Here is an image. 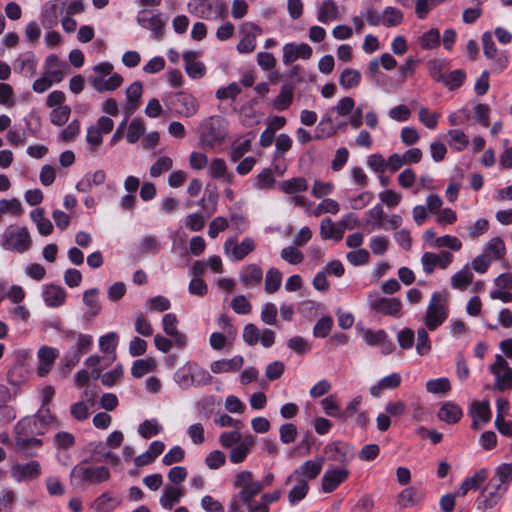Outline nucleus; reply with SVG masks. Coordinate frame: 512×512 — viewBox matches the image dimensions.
<instances>
[{
  "label": "nucleus",
  "instance_id": "obj_24",
  "mask_svg": "<svg viewBox=\"0 0 512 512\" xmlns=\"http://www.w3.org/2000/svg\"><path fill=\"white\" fill-rule=\"evenodd\" d=\"M487 477L488 471L486 469L478 470L471 477H467L462 481L458 494L465 496L470 490H478Z\"/></svg>",
  "mask_w": 512,
  "mask_h": 512
},
{
  "label": "nucleus",
  "instance_id": "obj_55",
  "mask_svg": "<svg viewBox=\"0 0 512 512\" xmlns=\"http://www.w3.org/2000/svg\"><path fill=\"white\" fill-rule=\"evenodd\" d=\"M431 351V342L429 339L428 332L424 328H420L417 331V343L416 352L420 356L429 354Z\"/></svg>",
  "mask_w": 512,
  "mask_h": 512
},
{
  "label": "nucleus",
  "instance_id": "obj_63",
  "mask_svg": "<svg viewBox=\"0 0 512 512\" xmlns=\"http://www.w3.org/2000/svg\"><path fill=\"white\" fill-rule=\"evenodd\" d=\"M226 462L225 454L220 450L210 452L205 458V464L208 468L216 470L222 467Z\"/></svg>",
  "mask_w": 512,
  "mask_h": 512
},
{
  "label": "nucleus",
  "instance_id": "obj_62",
  "mask_svg": "<svg viewBox=\"0 0 512 512\" xmlns=\"http://www.w3.org/2000/svg\"><path fill=\"white\" fill-rule=\"evenodd\" d=\"M260 333L261 331L255 324H246L243 329V340L250 346L256 345L259 342Z\"/></svg>",
  "mask_w": 512,
  "mask_h": 512
},
{
  "label": "nucleus",
  "instance_id": "obj_61",
  "mask_svg": "<svg viewBox=\"0 0 512 512\" xmlns=\"http://www.w3.org/2000/svg\"><path fill=\"white\" fill-rule=\"evenodd\" d=\"M347 260L353 266L367 264L370 260V254L366 249H357L347 253Z\"/></svg>",
  "mask_w": 512,
  "mask_h": 512
},
{
  "label": "nucleus",
  "instance_id": "obj_58",
  "mask_svg": "<svg viewBox=\"0 0 512 512\" xmlns=\"http://www.w3.org/2000/svg\"><path fill=\"white\" fill-rule=\"evenodd\" d=\"M119 503V501H114L109 493H103L95 500V506L99 512H110Z\"/></svg>",
  "mask_w": 512,
  "mask_h": 512
},
{
  "label": "nucleus",
  "instance_id": "obj_11",
  "mask_svg": "<svg viewBox=\"0 0 512 512\" xmlns=\"http://www.w3.org/2000/svg\"><path fill=\"white\" fill-rule=\"evenodd\" d=\"M255 242L252 238H245L240 244L237 243V238H228L224 243V250L226 254L231 251V260L240 261L244 259L249 253L254 251Z\"/></svg>",
  "mask_w": 512,
  "mask_h": 512
},
{
  "label": "nucleus",
  "instance_id": "obj_44",
  "mask_svg": "<svg viewBox=\"0 0 512 512\" xmlns=\"http://www.w3.org/2000/svg\"><path fill=\"white\" fill-rule=\"evenodd\" d=\"M426 390L432 394H446L451 390V384L446 377L432 379L426 382Z\"/></svg>",
  "mask_w": 512,
  "mask_h": 512
},
{
  "label": "nucleus",
  "instance_id": "obj_57",
  "mask_svg": "<svg viewBox=\"0 0 512 512\" xmlns=\"http://www.w3.org/2000/svg\"><path fill=\"white\" fill-rule=\"evenodd\" d=\"M53 442L56 448L68 450L74 446L75 437L69 432L61 431L55 434Z\"/></svg>",
  "mask_w": 512,
  "mask_h": 512
},
{
  "label": "nucleus",
  "instance_id": "obj_14",
  "mask_svg": "<svg viewBox=\"0 0 512 512\" xmlns=\"http://www.w3.org/2000/svg\"><path fill=\"white\" fill-rule=\"evenodd\" d=\"M76 473L82 481L101 483L110 478V471L105 466L91 467L78 465L72 469V474Z\"/></svg>",
  "mask_w": 512,
  "mask_h": 512
},
{
  "label": "nucleus",
  "instance_id": "obj_43",
  "mask_svg": "<svg viewBox=\"0 0 512 512\" xmlns=\"http://www.w3.org/2000/svg\"><path fill=\"white\" fill-rule=\"evenodd\" d=\"M491 480L500 484L501 486L507 487L512 481V463H503L496 468L495 475Z\"/></svg>",
  "mask_w": 512,
  "mask_h": 512
},
{
  "label": "nucleus",
  "instance_id": "obj_22",
  "mask_svg": "<svg viewBox=\"0 0 512 512\" xmlns=\"http://www.w3.org/2000/svg\"><path fill=\"white\" fill-rule=\"evenodd\" d=\"M244 363L242 356L237 355L231 359H221L211 363L210 369L215 374L239 371Z\"/></svg>",
  "mask_w": 512,
  "mask_h": 512
},
{
  "label": "nucleus",
  "instance_id": "obj_50",
  "mask_svg": "<svg viewBox=\"0 0 512 512\" xmlns=\"http://www.w3.org/2000/svg\"><path fill=\"white\" fill-rule=\"evenodd\" d=\"M245 436L238 430L223 432L219 436V443L223 448L229 449L243 441Z\"/></svg>",
  "mask_w": 512,
  "mask_h": 512
},
{
  "label": "nucleus",
  "instance_id": "obj_42",
  "mask_svg": "<svg viewBox=\"0 0 512 512\" xmlns=\"http://www.w3.org/2000/svg\"><path fill=\"white\" fill-rule=\"evenodd\" d=\"M403 20L404 15L399 9L388 6L383 10V25L385 27L398 26Z\"/></svg>",
  "mask_w": 512,
  "mask_h": 512
},
{
  "label": "nucleus",
  "instance_id": "obj_17",
  "mask_svg": "<svg viewBox=\"0 0 512 512\" xmlns=\"http://www.w3.org/2000/svg\"><path fill=\"white\" fill-rule=\"evenodd\" d=\"M171 103L176 113L184 117H191L198 111L195 97L184 92L177 93Z\"/></svg>",
  "mask_w": 512,
  "mask_h": 512
},
{
  "label": "nucleus",
  "instance_id": "obj_56",
  "mask_svg": "<svg viewBox=\"0 0 512 512\" xmlns=\"http://www.w3.org/2000/svg\"><path fill=\"white\" fill-rule=\"evenodd\" d=\"M71 108L67 105L54 108L50 114L51 123L55 126L64 125L70 116Z\"/></svg>",
  "mask_w": 512,
  "mask_h": 512
},
{
  "label": "nucleus",
  "instance_id": "obj_34",
  "mask_svg": "<svg viewBox=\"0 0 512 512\" xmlns=\"http://www.w3.org/2000/svg\"><path fill=\"white\" fill-rule=\"evenodd\" d=\"M182 490L173 486H166L162 496L160 497V504L164 509L170 510L173 506L180 502Z\"/></svg>",
  "mask_w": 512,
  "mask_h": 512
},
{
  "label": "nucleus",
  "instance_id": "obj_32",
  "mask_svg": "<svg viewBox=\"0 0 512 512\" xmlns=\"http://www.w3.org/2000/svg\"><path fill=\"white\" fill-rule=\"evenodd\" d=\"M31 219L35 222L38 232L41 235L48 236L53 231L52 222L45 217L43 208H36L31 212Z\"/></svg>",
  "mask_w": 512,
  "mask_h": 512
},
{
  "label": "nucleus",
  "instance_id": "obj_23",
  "mask_svg": "<svg viewBox=\"0 0 512 512\" xmlns=\"http://www.w3.org/2000/svg\"><path fill=\"white\" fill-rule=\"evenodd\" d=\"M470 413L472 415V428L478 429V422L487 423L491 418V411L489 401H475L470 406Z\"/></svg>",
  "mask_w": 512,
  "mask_h": 512
},
{
  "label": "nucleus",
  "instance_id": "obj_53",
  "mask_svg": "<svg viewBox=\"0 0 512 512\" xmlns=\"http://www.w3.org/2000/svg\"><path fill=\"white\" fill-rule=\"evenodd\" d=\"M449 136V144L453 146L457 151L464 150L468 143V137L466 134L458 129H453L448 131Z\"/></svg>",
  "mask_w": 512,
  "mask_h": 512
},
{
  "label": "nucleus",
  "instance_id": "obj_25",
  "mask_svg": "<svg viewBox=\"0 0 512 512\" xmlns=\"http://www.w3.org/2000/svg\"><path fill=\"white\" fill-rule=\"evenodd\" d=\"M343 230L339 222L334 223L331 218H324L320 223V236L324 240L333 239L340 241L343 238Z\"/></svg>",
  "mask_w": 512,
  "mask_h": 512
},
{
  "label": "nucleus",
  "instance_id": "obj_7",
  "mask_svg": "<svg viewBox=\"0 0 512 512\" xmlns=\"http://www.w3.org/2000/svg\"><path fill=\"white\" fill-rule=\"evenodd\" d=\"M370 308L383 315L400 317L402 303L398 298L381 297L377 292L368 295Z\"/></svg>",
  "mask_w": 512,
  "mask_h": 512
},
{
  "label": "nucleus",
  "instance_id": "obj_16",
  "mask_svg": "<svg viewBox=\"0 0 512 512\" xmlns=\"http://www.w3.org/2000/svg\"><path fill=\"white\" fill-rule=\"evenodd\" d=\"M242 32L245 34L237 44L239 53H251L256 48L257 34H261V28L252 22H247L242 25Z\"/></svg>",
  "mask_w": 512,
  "mask_h": 512
},
{
  "label": "nucleus",
  "instance_id": "obj_9",
  "mask_svg": "<svg viewBox=\"0 0 512 512\" xmlns=\"http://www.w3.org/2000/svg\"><path fill=\"white\" fill-rule=\"evenodd\" d=\"M490 372L495 376V386L499 391L512 388V369L501 355H496L495 362L490 366Z\"/></svg>",
  "mask_w": 512,
  "mask_h": 512
},
{
  "label": "nucleus",
  "instance_id": "obj_1",
  "mask_svg": "<svg viewBox=\"0 0 512 512\" xmlns=\"http://www.w3.org/2000/svg\"><path fill=\"white\" fill-rule=\"evenodd\" d=\"M48 430L49 426L34 415L24 417L14 427L15 444L27 456H35L32 450L43 444L37 436L44 435Z\"/></svg>",
  "mask_w": 512,
  "mask_h": 512
},
{
  "label": "nucleus",
  "instance_id": "obj_13",
  "mask_svg": "<svg viewBox=\"0 0 512 512\" xmlns=\"http://www.w3.org/2000/svg\"><path fill=\"white\" fill-rule=\"evenodd\" d=\"M137 22L143 28L150 30L154 39L161 40L163 38L167 19H163L160 13L148 17L147 11H141L137 16Z\"/></svg>",
  "mask_w": 512,
  "mask_h": 512
},
{
  "label": "nucleus",
  "instance_id": "obj_40",
  "mask_svg": "<svg viewBox=\"0 0 512 512\" xmlns=\"http://www.w3.org/2000/svg\"><path fill=\"white\" fill-rule=\"evenodd\" d=\"M155 368V360L153 358H145L135 360L131 367V374L135 378H141Z\"/></svg>",
  "mask_w": 512,
  "mask_h": 512
},
{
  "label": "nucleus",
  "instance_id": "obj_26",
  "mask_svg": "<svg viewBox=\"0 0 512 512\" xmlns=\"http://www.w3.org/2000/svg\"><path fill=\"white\" fill-rule=\"evenodd\" d=\"M122 82V76L117 73L111 75L108 79H105L103 76H97L92 80L93 87L100 93L113 91L120 87Z\"/></svg>",
  "mask_w": 512,
  "mask_h": 512
},
{
  "label": "nucleus",
  "instance_id": "obj_10",
  "mask_svg": "<svg viewBox=\"0 0 512 512\" xmlns=\"http://www.w3.org/2000/svg\"><path fill=\"white\" fill-rule=\"evenodd\" d=\"M323 463V458L307 460L297 469H295L294 472L287 478V483L301 479H305L307 482L308 480L315 479L320 474Z\"/></svg>",
  "mask_w": 512,
  "mask_h": 512
},
{
  "label": "nucleus",
  "instance_id": "obj_6",
  "mask_svg": "<svg viewBox=\"0 0 512 512\" xmlns=\"http://www.w3.org/2000/svg\"><path fill=\"white\" fill-rule=\"evenodd\" d=\"M234 487L240 489L238 496L243 503H249L262 491V483L255 481L253 474L247 470L236 475Z\"/></svg>",
  "mask_w": 512,
  "mask_h": 512
},
{
  "label": "nucleus",
  "instance_id": "obj_36",
  "mask_svg": "<svg viewBox=\"0 0 512 512\" xmlns=\"http://www.w3.org/2000/svg\"><path fill=\"white\" fill-rule=\"evenodd\" d=\"M281 190L286 194L304 192L308 189V182L304 177H294L280 183Z\"/></svg>",
  "mask_w": 512,
  "mask_h": 512
},
{
  "label": "nucleus",
  "instance_id": "obj_48",
  "mask_svg": "<svg viewBox=\"0 0 512 512\" xmlns=\"http://www.w3.org/2000/svg\"><path fill=\"white\" fill-rule=\"evenodd\" d=\"M145 134V126L140 119H133L129 126L128 131L126 133L127 142L130 144L136 143L141 136Z\"/></svg>",
  "mask_w": 512,
  "mask_h": 512
},
{
  "label": "nucleus",
  "instance_id": "obj_37",
  "mask_svg": "<svg viewBox=\"0 0 512 512\" xmlns=\"http://www.w3.org/2000/svg\"><path fill=\"white\" fill-rule=\"evenodd\" d=\"M506 252L504 241L500 237L492 238L484 248V254L492 256L495 260L503 259Z\"/></svg>",
  "mask_w": 512,
  "mask_h": 512
},
{
  "label": "nucleus",
  "instance_id": "obj_31",
  "mask_svg": "<svg viewBox=\"0 0 512 512\" xmlns=\"http://www.w3.org/2000/svg\"><path fill=\"white\" fill-rule=\"evenodd\" d=\"M422 499L421 494L418 490L410 486L400 492L397 497V504L400 508H408L416 505Z\"/></svg>",
  "mask_w": 512,
  "mask_h": 512
},
{
  "label": "nucleus",
  "instance_id": "obj_15",
  "mask_svg": "<svg viewBox=\"0 0 512 512\" xmlns=\"http://www.w3.org/2000/svg\"><path fill=\"white\" fill-rule=\"evenodd\" d=\"M349 477L346 468H333L325 471L321 478V488L324 493H331L336 490Z\"/></svg>",
  "mask_w": 512,
  "mask_h": 512
},
{
  "label": "nucleus",
  "instance_id": "obj_8",
  "mask_svg": "<svg viewBox=\"0 0 512 512\" xmlns=\"http://www.w3.org/2000/svg\"><path fill=\"white\" fill-rule=\"evenodd\" d=\"M507 487L501 486L493 480H489L486 487L482 490L476 499L477 508L486 510L493 508L502 496L506 493Z\"/></svg>",
  "mask_w": 512,
  "mask_h": 512
},
{
  "label": "nucleus",
  "instance_id": "obj_29",
  "mask_svg": "<svg viewBox=\"0 0 512 512\" xmlns=\"http://www.w3.org/2000/svg\"><path fill=\"white\" fill-rule=\"evenodd\" d=\"M339 16V8L334 0H324L317 11V19L321 23L336 20Z\"/></svg>",
  "mask_w": 512,
  "mask_h": 512
},
{
  "label": "nucleus",
  "instance_id": "obj_47",
  "mask_svg": "<svg viewBox=\"0 0 512 512\" xmlns=\"http://www.w3.org/2000/svg\"><path fill=\"white\" fill-rule=\"evenodd\" d=\"M162 427L156 419L145 420L138 427V433L145 439H150L160 433Z\"/></svg>",
  "mask_w": 512,
  "mask_h": 512
},
{
  "label": "nucleus",
  "instance_id": "obj_21",
  "mask_svg": "<svg viewBox=\"0 0 512 512\" xmlns=\"http://www.w3.org/2000/svg\"><path fill=\"white\" fill-rule=\"evenodd\" d=\"M66 295V291L63 287L54 284L46 285L42 293L43 300L48 307H59L63 305Z\"/></svg>",
  "mask_w": 512,
  "mask_h": 512
},
{
  "label": "nucleus",
  "instance_id": "obj_51",
  "mask_svg": "<svg viewBox=\"0 0 512 512\" xmlns=\"http://www.w3.org/2000/svg\"><path fill=\"white\" fill-rule=\"evenodd\" d=\"M466 78V73L462 69H456L448 74H446L444 79V84L449 90L458 89Z\"/></svg>",
  "mask_w": 512,
  "mask_h": 512
},
{
  "label": "nucleus",
  "instance_id": "obj_52",
  "mask_svg": "<svg viewBox=\"0 0 512 512\" xmlns=\"http://www.w3.org/2000/svg\"><path fill=\"white\" fill-rule=\"evenodd\" d=\"M297 482L298 484L294 486L288 494V499L291 504H296L304 499L309 490L308 482L305 479L298 480Z\"/></svg>",
  "mask_w": 512,
  "mask_h": 512
},
{
  "label": "nucleus",
  "instance_id": "obj_5",
  "mask_svg": "<svg viewBox=\"0 0 512 512\" xmlns=\"http://www.w3.org/2000/svg\"><path fill=\"white\" fill-rule=\"evenodd\" d=\"M0 244L5 250L24 253L30 249L32 241L26 227L10 225L1 234Z\"/></svg>",
  "mask_w": 512,
  "mask_h": 512
},
{
  "label": "nucleus",
  "instance_id": "obj_33",
  "mask_svg": "<svg viewBox=\"0 0 512 512\" xmlns=\"http://www.w3.org/2000/svg\"><path fill=\"white\" fill-rule=\"evenodd\" d=\"M474 275L469 265H465L460 271L451 277V286L455 289L464 290L472 283Z\"/></svg>",
  "mask_w": 512,
  "mask_h": 512
},
{
  "label": "nucleus",
  "instance_id": "obj_59",
  "mask_svg": "<svg viewBox=\"0 0 512 512\" xmlns=\"http://www.w3.org/2000/svg\"><path fill=\"white\" fill-rule=\"evenodd\" d=\"M281 258L290 264L296 265L303 261V253L294 246H287L281 250Z\"/></svg>",
  "mask_w": 512,
  "mask_h": 512
},
{
  "label": "nucleus",
  "instance_id": "obj_18",
  "mask_svg": "<svg viewBox=\"0 0 512 512\" xmlns=\"http://www.w3.org/2000/svg\"><path fill=\"white\" fill-rule=\"evenodd\" d=\"M11 475L17 482L37 479L41 475V466L38 461H30L26 464H14Z\"/></svg>",
  "mask_w": 512,
  "mask_h": 512
},
{
  "label": "nucleus",
  "instance_id": "obj_20",
  "mask_svg": "<svg viewBox=\"0 0 512 512\" xmlns=\"http://www.w3.org/2000/svg\"><path fill=\"white\" fill-rule=\"evenodd\" d=\"M263 278V272L259 265L249 264L240 271L239 279L245 288H253L258 285Z\"/></svg>",
  "mask_w": 512,
  "mask_h": 512
},
{
  "label": "nucleus",
  "instance_id": "obj_27",
  "mask_svg": "<svg viewBox=\"0 0 512 512\" xmlns=\"http://www.w3.org/2000/svg\"><path fill=\"white\" fill-rule=\"evenodd\" d=\"M61 66H64L67 68L66 63L60 62L59 58L55 54H50L45 61V69L47 71V74L49 75V78L54 82H61L64 78V72L60 68Z\"/></svg>",
  "mask_w": 512,
  "mask_h": 512
},
{
  "label": "nucleus",
  "instance_id": "obj_45",
  "mask_svg": "<svg viewBox=\"0 0 512 512\" xmlns=\"http://www.w3.org/2000/svg\"><path fill=\"white\" fill-rule=\"evenodd\" d=\"M282 281V274L277 268H270L265 277V290L267 293L276 292Z\"/></svg>",
  "mask_w": 512,
  "mask_h": 512
},
{
  "label": "nucleus",
  "instance_id": "obj_19",
  "mask_svg": "<svg viewBox=\"0 0 512 512\" xmlns=\"http://www.w3.org/2000/svg\"><path fill=\"white\" fill-rule=\"evenodd\" d=\"M254 446L255 437L251 434L246 435L240 444L231 448L229 453L230 462L233 464H240L244 462Z\"/></svg>",
  "mask_w": 512,
  "mask_h": 512
},
{
  "label": "nucleus",
  "instance_id": "obj_38",
  "mask_svg": "<svg viewBox=\"0 0 512 512\" xmlns=\"http://www.w3.org/2000/svg\"><path fill=\"white\" fill-rule=\"evenodd\" d=\"M361 81V73L352 68H345L339 77V83L345 89L357 87Z\"/></svg>",
  "mask_w": 512,
  "mask_h": 512
},
{
  "label": "nucleus",
  "instance_id": "obj_30",
  "mask_svg": "<svg viewBox=\"0 0 512 512\" xmlns=\"http://www.w3.org/2000/svg\"><path fill=\"white\" fill-rule=\"evenodd\" d=\"M143 86L140 81L133 82L126 90L128 103L126 106V113L132 114L139 105V100L142 96Z\"/></svg>",
  "mask_w": 512,
  "mask_h": 512
},
{
  "label": "nucleus",
  "instance_id": "obj_39",
  "mask_svg": "<svg viewBox=\"0 0 512 512\" xmlns=\"http://www.w3.org/2000/svg\"><path fill=\"white\" fill-rule=\"evenodd\" d=\"M419 45L424 50L435 49L440 46V32L436 28H431L419 38Z\"/></svg>",
  "mask_w": 512,
  "mask_h": 512
},
{
  "label": "nucleus",
  "instance_id": "obj_64",
  "mask_svg": "<svg viewBox=\"0 0 512 512\" xmlns=\"http://www.w3.org/2000/svg\"><path fill=\"white\" fill-rule=\"evenodd\" d=\"M231 308L233 311L240 315L249 314L252 310L250 302L244 295H238L231 301Z\"/></svg>",
  "mask_w": 512,
  "mask_h": 512
},
{
  "label": "nucleus",
  "instance_id": "obj_49",
  "mask_svg": "<svg viewBox=\"0 0 512 512\" xmlns=\"http://www.w3.org/2000/svg\"><path fill=\"white\" fill-rule=\"evenodd\" d=\"M209 174L214 178H223L227 182H231L232 176L227 173L226 163L223 159H214L209 166Z\"/></svg>",
  "mask_w": 512,
  "mask_h": 512
},
{
  "label": "nucleus",
  "instance_id": "obj_35",
  "mask_svg": "<svg viewBox=\"0 0 512 512\" xmlns=\"http://www.w3.org/2000/svg\"><path fill=\"white\" fill-rule=\"evenodd\" d=\"M294 88L290 84L281 87L279 95L274 99L273 105L277 110H286L292 103Z\"/></svg>",
  "mask_w": 512,
  "mask_h": 512
},
{
  "label": "nucleus",
  "instance_id": "obj_60",
  "mask_svg": "<svg viewBox=\"0 0 512 512\" xmlns=\"http://www.w3.org/2000/svg\"><path fill=\"white\" fill-rule=\"evenodd\" d=\"M185 457V451L181 446L172 447L162 458V462L166 466H170L174 463L183 461Z\"/></svg>",
  "mask_w": 512,
  "mask_h": 512
},
{
  "label": "nucleus",
  "instance_id": "obj_4",
  "mask_svg": "<svg viewBox=\"0 0 512 512\" xmlns=\"http://www.w3.org/2000/svg\"><path fill=\"white\" fill-rule=\"evenodd\" d=\"M175 380L182 388L200 387L212 382L211 374L199 364L188 362L175 373Z\"/></svg>",
  "mask_w": 512,
  "mask_h": 512
},
{
  "label": "nucleus",
  "instance_id": "obj_46",
  "mask_svg": "<svg viewBox=\"0 0 512 512\" xmlns=\"http://www.w3.org/2000/svg\"><path fill=\"white\" fill-rule=\"evenodd\" d=\"M23 213V207L21 202L16 199H1L0 200V217L4 214H11L13 216H19Z\"/></svg>",
  "mask_w": 512,
  "mask_h": 512
},
{
  "label": "nucleus",
  "instance_id": "obj_41",
  "mask_svg": "<svg viewBox=\"0 0 512 512\" xmlns=\"http://www.w3.org/2000/svg\"><path fill=\"white\" fill-rule=\"evenodd\" d=\"M99 290L97 288H91L83 293V302L90 309V316L95 317L101 311V305L98 302Z\"/></svg>",
  "mask_w": 512,
  "mask_h": 512
},
{
  "label": "nucleus",
  "instance_id": "obj_12",
  "mask_svg": "<svg viewBox=\"0 0 512 512\" xmlns=\"http://www.w3.org/2000/svg\"><path fill=\"white\" fill-rule=\"evenodd\" d=\"M67 0H52L44 5L41 21L45 27H53L58 24L60 16L66 12Z\"/></svg>",
  "mask_w": 512,
  "mask_h": 512
},
{
  "label": "nucleus",
  "instance_id": "obj_2",
  "mask_svg": "<svg viewBox=\"0 0 512 512\" xmlns=\"http://www.w3.org/2000/svg\"><path fill=\"white\" fill-rule=\"evenodd\" d=\"M200 141L204 148L213 149L224 142L227 136V121L219 116H210L199 126Z\"/></svg>",
  "mask_w": 512,
  "mask_h": 512
},
{
  "label": "nucleus",
  "instance_id": "obj_28",
  "mask_svg": "<svg viewBox=\"0 0 512 512\" xmlns=\"http://www.w3.org/2000/svg\"><path fill=\"white\" fill-rule=\"evenodd\" d=\"M461 416V408L458 405L451 402L444 403L438 412L439 419L448 424L457 423L460 420Z\"/></svg>",
  "mask_w": 512,
  "mask_h": 512
},
{
  "label": "nucleus",
  "instance_id": "obj_54",
  "mask_svg": "<svg viewBox=\"0 0 512 512\" xmlns=\"http://www.w3.org/2000/svg\"><path fill=\"white\" fill-rule=\"evenodd\" d=\"M333 327V319L331 316H323L313 327V335L316 338H325Z\"/></svg>",
  "mask_w": 512,
  "mask_h": 512
},
{
  "label": "nucleus",
  "instance_id": "obj_3",
  "mask_svg": "<svg viewBox=\"0 0 512 512\" xmlns=\"http://www.w3.org/2000/svg\"><path fill=\"white\" fill-rule=\"evenodd\" d=\"M448 317V293L436 291L432 293L425 315V325L430 331L436 330Z\"/></svg>",
  "mask_w": 512,
  "mask_h": 512
}]
</instances>
